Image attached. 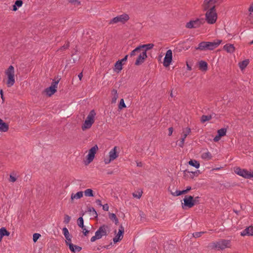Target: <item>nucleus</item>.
Wrapping results in <instances>:
<instances>
[{
    "label": "nucleus",
    "instance_id": "2eb2a0df",
    "mask_svg": "<svg viewBox=\"0 0 253 253\" xmlns=\"http://www.w3.org/2000/svg\"><path fill=\"white\" fill-rule=\"evenodd\" d=\"M191 130L189 128H186L183 130L181 134V138L180 139V141L178 143V146L180 147H183L185 139L187 136L190 133Z\"/></svg>",
    "mask_w": 253,
    "mask_h": 253
},
{
    "label": "nucleus",
    "instance_id": "0eeeda50",
    "mask_svg": "<svg viewBox=\"0 0 253 253\" xmlns=\"http://www.w3.org/2000/svg\"><path fill=\"white\" fill-rule=\"evenodd\" d=\"M217 19V14L215 9H209L207 10L205 14V21L209 24H214Z\"/></svg>",
    "mask_w": 253,
    "mask_h": 253
},
{
    "label": "nucleus",
    "instance_id": "37998d69",
    "mask_svg": "<svg viewBox=\"0 0 253 253\" xmlns=\"http://www.w3.org/2000/svg\"><path fill=\"white\" fill-rule=\"evenodd\" d=\"M71 220V217L67 214L64 215V222L66 224L68 223Z\"/></svg>",
    "mask_w": 253,
    "mask_h": 253
},
{
    "label": "nucleus",
    "instance_id": "69168bd1",
    "mask_svg": "<svg viewBox=\"0 0 253 253\" xmlns=\"http://www.w3.org/2000/svg\"><path fill=\"white\" fill-rule=\"evenodd\" d=\"M250 44H253V40L252 42H250Z\"/></svg>",
    "mask_w": 253,
    "mask_h": 253
},
{
    "label": "nucleus",
    "instance_id": "c756f323",
    "mask_svg": "<svg viewBox=\"0 0 253 253\" xmlns=\"http://www.w3.org/2000/svg\"><path fill=\"white\" fill-rule=\"evenodd\" d=\"M199 69L203 71H206L208 69V64L204 61H201L199 63Z\"/></svg>",
    "mask_w": 253,
    "mask_h": 253
},
{
    "label": "nucleus",
    "instance_id": "393cba45",
    "mask_svg": "<svg viewBox=\"0 0 253 253\" xmlns=\"http://www.w3.org/2000/svg\"><path fill=\"white\" fill-rule=\"evenodd\" d=\"M211 154L207 150H205L202 152L201 158L203 159L209 160L211 159Z\"/></svg>",
    "mask_w": 253,
    "mask_h": 253
},
{
    "label": "nucleus",
    "instance_id": "8fccbe9b",
    "mask_svg": "<svg viewBox=\"0 0 253 253\" xmlns=\"http://www.w3.org/2000/svg\"><path fill=\"white\" fill-rule=\"evenodd\" d=\"M112 160H111V159L109 157L108 159L106 158L104 159V162L106 164H109L111 161H112Z\"/></svg>",
    "mask_w": 253,
    "mask_h": 253
},
{
    "label": "nucleus",
    "instance_id": "052dcab7",
    "mask_svg": "<svg viewBox=\"0 0 253 253\" xmlns=\"http://www.w3.org/2000/svg\"><path fill=\"white\" fill-rule=\"evenodd\" d=\"M78 77L80 79V80H81L82 79V77H83V74L82 73H80L79 75H78Z\"/></svg>",
    "mask_w": 253,
    "mask_h": 253
},
{
    "label": "nucleus",
    "instance_id": "f8f14e48",
    "mask_svg": "<svg viewBox=\"0 0 253 253\" xmlns=\"http://www.w3.org/2000/svg\"><path fill=\"white\" fill-rule=\"evenodd\" d=\"M58 83L59 80H57L56 81H53L50 86L47 88L45 90L47 95L50 96L51 95L53 94L56 91Z\"/></svg>",
    "mask_w": 253,
    "mask_h": 253
},
{
    "label": "nucleus",
    "instance_id": "a19ab883",
    "mask_svg": "<svg viewBox=\"0 0 253 253\" xmlns=\"http://www.w3.org/2000/svg\"><path fill=\"white\" fill-rule=\"evenodd\" d=\"M16 179L17 177L15 174H11L10 175L9 179L10 182H14L15 181H16Z\"/></svg>",
    "mask_w": 253,
    "mask_h": 253
},
{
    "label": "nucleus",
    "instance_id": "423d86ee",
    "mask_svg": "<svg viewBox=\"0 0 253 253\" xmlns=\"http://www.w3.org/2000/svg\"><path fill=\"white\" fill-rule=\"evenodd\" d=\"M133 52V50L130 52V56L132 57L135 55L137 56L135 62V65L138 66L142 64L147 57V53H145V50L142 51V50L139 49V51L132 54Z\"/></svg>",
    "mask_w": 253,
    "mask_h": 253
},
{
    "label": "nucleus",
    "instance_id": "4468645a",
    "mask_svg": "<svg viewBox=\"0 0 253 253\" xmlns=\"http://www.w3.org/2000/svg\"><path fill=\"white\" fill-rule=\"evenodd\" d=\"M172 57V51L170 49L168 50L164 58L163 65L165 67H169L171 62Z\"/></svg>",
    "mask_w": 253,
    "mask_h": 253
},
{
    "label": "nucleus",
    "instance_id": "680f3d73",
    "mask_svg": "<svg viewBox=\"0 0 253 253\" xmlns=\"http://www.w3.org/2000/svg\"><path fill=\"white\" fill-rule=\"evenodd\" d=\"M192 173H194L195 175H198V174L200 173L199 170H197L196 171H195L194 172H192Z\"/></svg>",
    "mask_w": 253,
    "mask_h": 253
},
{
    "label": "nucleus",
    "instance_id": "5fc2aeb1",
    "mask_svg": "<svg viewBox=\"0 0 253 253\" xmlns=\"http://www.w3.org/2000/svg\"><path fill=\"white\" fill-rule=\"evenodd\" d=\"M199 202V197H196L195 198H194V206L195 204L198 203Z\"/></svg>",
    "mask_w": 253,
    "mask_h": 253
},
{
    "label": "nucleus",
    "instance_id": "20e7f679",
    "mask_svg": "<svg viewBox=\"0 0 253 253\" xmlns=\"http://www.w3.org/2000/svg\"><path fill=\"white\" fill-rule=\"evenodd\" d=\"M95 116L96 113L94 110H91L89 112L82 126V128L83 130L91 127L94 123Z\"/></svg>",
    "mask_w": 253,
    "mask_h": 253
},
{
    "label": "nucleus",
    "instance_id": "4c0bfd02",
    "mask_svg": "<svg viewBox=\"0 0 253 253\" xmlns=\"http://www.w3.org/2000/svg\"><path fill=\"white\" fill-rule=\"evenodd\" d=\"M211 115H208V116L203 115L201 117V122L202 123H204L206 121L210 120L211 119Z\"/></svg>",
    "mask_w": 253,
    "mask_h": 253
},
{
    "label": "nucleus",
    "instance_id": "e433bc0d",
    "mask_svg": "<svg viewBox=\"0 0 253 253\" xmlns=\"http://www.w3.org/2000/svg\"><path fill=\"white\" fill-rule=\"evenodd\" d=\"M77 224H78V225L82 228H83L84 227V219L82 217H80L78 218V220H77Z\"/></svg>",
    "mask_w": 253,
    "mask_h": 253
},
{
    "label": "nucleus",
    "instance_id": "6ab92c4d",
    "mask_svg": "<svg viewBox=\"0 0 253 253\" xmlns=\"http://www.w3.org/2000/svg\"><path fill=\"white\" fill-rule=\"evenodd\" d=\"M226 129L225 128H221L217 131V135L214 138V142L218 141L222 136L226 135Z\"/></svg>",
    "mask_w": 253,
    "mask_h": 253
},
{
    "label": "nucleus",
    "instance_id": "7c9ffc66",
    "mask_svg": "<svg viewBox=\"0 0 253 253\" xmlns=\"http://www.w3.org/2000/svg\"><path fill=\"white\" fill-rule=\"evenodd\" d=\"M249 12H250L249 15V20L251 22H253V2H252L248 9Z\"/></svg>",
    "mask_w": 253,
    "mask_h": 253
},
{
    "label": "nucleus",
    "instance_id": "f704fd0d",
    "mask_svg": "<svg viewBox=\"0 0 253 253\" xmlns=\"http://www.w3.org/2000/svg\"><path fill=\"white\" fill-rule=\"evenodd\" d=\"M112 95L113 96L112 99V103H115L118 98V95L117 93V91L116 89H113L112 91Z\"/></svg>",
    "mask_w": 253,
    "mask_h": 253
},
{
    "label": "nucleus",
    "instance_id": "4be33fe9",
    "mask_svg": "<svg viewBox=\"0 0 253 253\" xmlns=\"http://www.w3.org/2000/svg\"><path fill=\"white\" fill-rule=\"evenodd\" d=\"M191 189V187L189 186L186 190L182 191L176 190L175 192H172L170 190L171 194L174 196H178L182 194H186Z\"/></svg>",
    "mask_w": 253,
    "mask_h": 253
},
{
    "label": "nucleus",
    "instance_id": "2f4dec72",
    "mask_svg": "<svg viewBox=\"0 0 253 253\" xmlns=\"http://www.w3.org/2000/svg\"><path fill=\"white\" fill-rule=\"evenodd\" d=\"M249 63L248 59L244 60L239 63V67L241 70L244 69Z\"/></svg>",
    "mask_w": 253,
    "mask_h": 253
},
{
    "label": "nucleus",
    "instance_id": "a211bd4d",
    "mask_svg": "<svg viewBox=\"0 0 253 253\" xmlns=\"http://www.w3.org/2000/svg\"><path fill=\"white\" fill-rule=\"evenodd\" d=\"M124 232V228L122 226L120 227L118 232L115 237L113 239V241L114 243H117L120 241H121L123 237V233Z\"/></svg>",
    "mask_w": 253,
    "mask_h": 253
},
{
    "label": "nucleus",
    "instance_id": "603ef678",
    "mask_svg": "<svg viewBox=\"0 0 253 253\" xmlns=\"http://www.w3.org/2000/svg\"><path fill=\"white\" fill-rule=\"evenodd\" d=\"M127 57H128V55H126L125 56V57L124 58H123L122 59L120 60H118L119 61H121V63H123V62H125L126 61L127 59Z\"/></svg>",
    "mask_w": 253,
    "mask_h": 253
},
{
    "label": "nucleus",
    "instance_id": "bb28decb",
    "mask_svg": "<svg viewBox=\"0 0 253 253\" xmlns=\"http://www.w3.org/2000/svg\"><path fill=\"white\" fill-rule=\"evenodd\" d=\"M69 247L70 251L74 253L79 252L82 250L81 247L76 245H74L72 243L69 244Z\"/></svg>",
    "mask_w": 253,
    "mask_h": 253
},
{
    "label": "nucleus",
    "instance_id": "ddd939ff",
    "mask_svg": "<svg viewBox=\"0 0 253 253\" xmlns=\"http://www.w3.org/2000/svg\"><path fill=\"white\" fill-rule=\"evenodd\" d=\"M98 146L96 145L92 147L89 151L88 153L86 156L87 160L88 161V163H90L91 162L95 156V154H96L97 151L98 150Z\"/></svg>",
    "mask_w": 253,
    "mask_h": 253
},
{
    "label": "nucleus",
    "instance_id": "de8ad7c7",
    "mask_svg": "<svg viewBox=\"0 0 253 253\" xmlns=\"http://www.w3.org/2000/svg\"><path fill=\"white\" fill-rule=\"evenodd\" d=\"M103 210L105 211H108L109 210V206L108 204H105L104 205H102Z\"/></svg>",
    "mask_w": 253,
    "mask_h": 253
},
{
    "label": "nucleus",
    "instance_id": "c9c22d12",
    "mask_svg": "<svg viewBox=\"0 0 253 253\" xmlns=\"http://www.w3.org/2000/svg\"><path fill=\"white\" fill-rule=\"evenodd\" d=\"M109 218L112 221H114L116 224H118L119 223L118 219L117 218L116 215L114 213H110L109 215Z\"/></svg>",
    "mask_w": 253,
    "mask_h": 253
},
{
    "label": "nucleus",
    "instance_id": "6e6552de",
    "mask_svg": "<svg viewBox=\"0 0 253 253\" xmlns=\"http://www.w3.org/2000/svg\"><path fill=\"white\" fill-rule=\"evenodd\" d=\"M129 19V17L127 14H123L113 18L109 22V24H114L118 23H125Z\"/></svg>",
    "mask_w": 253,
    "mask_h": 253
},
{
    "label": "nucleus",
    "instance_id": "1a4fd4ad",
    "mask_svg": "<svg viewBox=\"0 0 253 253\" xmlns=\"http://www.w3.org/2000/svg\"><path fill=\"white\" fill-rule=\"evenodd\" d=\"M234 170L236 174L245 178L253 177V173L246 169L236 167L234 168Z\"/></svg>",
    "mask_w": 253,
    "mask_h": 253
},
{
    "label": "nucleus",
    "instance_id": "7ed1b4c3",
    "mask_svg": "<svg viewBox=\"0 0 253 253\" xmlns=\"http://www.w3.org/2000/svg\"><path fill=\"white\" fill-rule=\"evenodd\" d=\"M210 247L212 249H216L217 250H223L231 247V242L227 240H220L211 243L210 244Z\"/></svg>",
    "mask_w": 253,
    "mask_h": 253
},
{
    "label": "nucleus",
    "instance_id": "b1692460",
    "mask_svg": "<svg viewBox=\"0 0 253 253\" xmlns=\"http://www.w3.org/2000/svg\"><path fill=\"white\" fill-rule=\"evenodd\" d=\"M83 192L79 191L76 193H72L71 196V200L72 202H73L75 200L79 199L83 197Z\"/></svg>",
    "mask_w": 253,
    "mask_h": 253
},
{
    "label": "nucleus",
    "instance_id": "58836bf2",
    "mask_svg": "<svg viewBox=\"0 0 253 253\" xmlns=\"http://www.w3.org/2000/svg\"><path fill=\"white\" fill-rule=\"evenodd\" d=\"M142 194V191L141 190H138L134 192L132 195L134 197L139 199L141 197Z\"/></svg>",
    "mask_w": 253,
    "mask_h": 253
},
{
    "label": "nucleus",
    "instance_id": "9d476101",
    "mask_svg": "<svg viewBox=\"0 0 253 253\" xmlns=\"http://www.w3.org/2000/svg\"><path fill=\"white\" fill-rule=\"evenodd\" d=\"M205 23V19L203 18H197L194 20H191L187 23L186 27L189 29L196 28L199 27Z\"/></svg>",
    "mask_w": 253,
    "mask_h": 253
},
{
    "label": "nucleus",
    "instance_id": "ea45409f",
    "mask_svg": "<svg viewBox=\"0 0 253 253\" xmlns=\"http://www.w3.org/2000/svg\"><path fill=\"white\" fill-rule=\"evenodd\" d=\"M126 106L125 105L124 100L123 99H121L120 102V104L119 105V109H122L123 108H126Z\"/></svg>",
    "mask_w": 253,
    "mask_h": 253
},
{
    "label": "nucleus",
    "instance_id": "72a5a7b5",
    "mask_svg": "<svg viewBox=\"0 0 253 253\" xmlns=\"http://www.w3.org/2000/svg\"><path fill=\"white\" fill-rule=\"evenodd\" d=\"M84 193L85 196L86 197H93L94 194L93 191L91 189H87L83 192V194Z\"/></svg>",
    "mask_w": 253,
    "mask_h": 253
},
{
    "label": "nucleus",
    "instance_id": "774afa93",
    "mask_svg": "<svg viewBox=\"0 0 253 253\" xmlns=\"http://www.w3.org/2000/svg\"><path fill=\"white\" fill-rule=\"evenodd\" d=\"M93 211H94V212L95 213V214H96V211H95L94 209H93Z\"/></svg>",
    "mask_w": 253,
    "mask_h": 253
},
{
    "label": "nucleus",
    "instance_id": "c03bdc74",
    "mask_svg": "<svg viewBox=\"0 0 253 253\" xmlns=\"http://www.w3.org/2000/svg\"><path fill=\"white\" fill-rule=\"evenodd\" d=\"M204 233V232H195L193 234V235L195 238H198L201 236Z\"/></svg>",
    "mask_w": 253,
    "mask_h": 253
},
{
    "label": "nucleus",
    "instance_id": "39448f33",
    "mask_svg": "<svg viewBox=\"0 0 253 253\" xmlns=\"http://www.w3.org/2000/svg\"><path fill=\"white\" fill-rule=\"evenodd\" d=\"M109 232V227L107 225H103L100 226L96 231L95 235L90 239V241L93 242L97 239H101L103 236L107 235Z\"/></svg>",
    "mask_w": 253,
    "mask_h": 253
},
{
    "label": "nucleus",
    "instance_id": "aec40b11",
    "mask_svg": "<svg viewBox=\"0 0 253 253\" xmlns=\"http://www.w3.org/2000/svg\"><path fill=\"white\" fill-rule=\"evenodd\" d=\"M241 235L245 236H253V226H250L241 232Z\"/></svg>",
    "mask_w": 253,
    "mask_h": 253
},
{
    "label": "nucleus",
    "instance_id": "e2e57ef3",
    "mask_svg": "<svg viewBox=\"0 0 253 253\" xmlns=\"http://www.w3.org/2000/svg\"><path fill=\"white\" fill-rule=\"evenodd\" d=\"M0 94H1V98L3 99V94H2V90H0Z\"/></svg>",
    "mask_w": 253,
    "mask_h": 253
},
{
    "label": "nucleus",
    "instance_id": "f03ea898",
    "mask_svg": "<svg viewBox=\"0 0 253 253\" xmlns=\"http://www.w3.org/2000/svg\"><path fill=\"white\" fill-rule=\"evenodd\" d=\"M221 42L220 40H215L212 42H202L199 44L196 49L200 50H213L216 48Z\"/></svg>",
    "mask_w": 253,
    "mask_h": 253
},
{
    "label": "nucleus",
    "instance_id": "412c9836",
    "mask_svg": "<svg viewBox=\"0 0 253 253\" xmlns=\"http://www.w3.org/2000/svg\"><path fill=\"white\" fill-rule=\"evenodd\" d=\"M117 147L115 146L109 153V157L113 161L118 158Z\"/></svg>",
    "mask_w": 253,
    "mask_h": 253
},
{
    "label": "nucleus",
    "instance_id": "9b49d317",
    "mask_svg": "<svg viewBox=\"0 0 253 253\" xmlns=\"http://www.w3.org/2000/svg\"><path fill=\"white\" fill-rule=\"evenodd\" d=\"M218 0H205L203 6L205 10L215 9V3Z\"/></svg>",
    "mask_w": 253,
    "mask_h": 253
},
{
    "label": "nucleus",
    "instance_id": "c85d7f7f",
    "mask_svg": "<svg viewBox=\"0 0 253 253\" xmlns=\"http://www.w3.org/2000/svg\"><path fill=\"white\" fill-rule=\"evenodd\" d=\"M123 63L121 61H118L115 64L114 71L117 73H119L122 70Z\"/></svg>",
    "mask_w": 253,
    "mask_h": 253
},
{
    "label": "nucleus",
    "instance_id": "a878e982",
    "mask_svg": "<svg viewBox=\"0 0 253 253\" xmlns=\"http://www.w3.org/2000/svg\"><path fill=\"white\" fill-rule=\"evenodd\" d=\"M8 129V125L0 119V131L6 132Z\"/></svg>",
    "mask_w": 253,
    "mask_h": 253
},
{
    "label": "nucleus",
    "instance_id": "f3484780",
    "mask_svg": "<svg viewBox=\"0 0 253 253\" xmlns=\"http://www.w3.org/2000/svg\"><path fill=\"white\" fill-rule=\"evenodd\" d=\"M154 46V44L152 43L150 44H143L140 46H139L135 48L134 49H133V52L132 53V54L135 53V52L139 51V49L142 50V51L145 50V53H146L147 50L150 49L152 48Z\"/></svg>",
    "mask_w": 253,
    "mask_h": 253
},
{
    "label": "nucleus",
    "instance_id": "6e6d98bb",
    "mask_svg": "<svg viewBox=\"0 0 253 253\" xmlns=\"http://www.w3.org/2000/svg\"><path fill=\"white\" fill-rule=\"evenodd\" d=\"M96 204L99 206H102L101 201L100 200H96L95 201Z\"/></svg>",
    "mask_w": 253,
    "mask_h": 253
},
{
    "label": "nucleus",
    "instance_id": "49530a36",
    "mask_svg": "<svg viewBox=\"0 0 253 253\" xmlns=\"http://www.w3.org/2000/svg\"><path fill=\"white\" fill-rule=\"evenodd\" d=\"M4 236V234L2 228H1L0 229V242L1 241V240Z\"/></svg>",
    "mask_w": 253,
    "mask_h": 253
},
{
    "label": "nucleus",
    "instance_id": "473e14b6",
    "mask_svg": "<svg viewBox=\"0 0 253 253\" xmlns=\"http://www.w3.org/2000/svg\"><path fill=\"white\" fill-rule=\"evenodd\" d=\"M188 164L189 165L193 166L197 169L200 167V163L196 160H191L189 161Z\"/></svg>",
    "mask_w": 253,
    "mask_h": 253
},
{
    "label": "nucleus",
    "instance_id": "dca6fc26",
    "mask_svg": "<svg viewBox=\"0 0 253 253\" xmlns=\"http://www.w3.org/2000/svg\"><path fill=\"white\" fill-rule=\"evenodd\" d=\"M183 201L184 207L191 208L194 206V198L192 196H186Z\"/></svg>",
    "mask_w": 253,
    "mask_h": 253
},
{
    "label": "nucleus",
    "instance_id": "338daca9",
    "mask_svg": "<svg viewBox=\"0 0 253 253\" xmlns=\"http://www.w3.org/2000/svg\"><path fill=\"white\" fill-rule=\"evenodd\" d=\"M170 96H171V97H173V94L172 93V92H171V93H170Z\"/></svg>",
    "mask_w": 253,
    "mask_h": 253
},
{
    "label": "nucleus",
    "instance_id": "3c124183",
    "mask_svg": "<svg viewBox=\"0 0 253 253\" xmlns=\"http://www.w3.org/2000/svg\"><path fill=\"white\" fill-rule=\"evenodd\" d=\"M82 229H83V232L84 235L85 236H86L87 234L88 233L89 231L86 229V228L84 227V226Z\"/></svg>",
    "mask_w": 253,
    "mask_h": 253
},
{
    "label": "nucleus",
    "instance_id": "f257e3e1",
    "mask_svg": "<svg viewBox=\"0 0 253 253\" xmlns=\"http://www.w3.org/2000/svg\"><path fill=\"white\" fill-rule=\"evenodd\" d=\"M5 77L3 81L5 82L7 87H9L14 85L15 83L16 75L14 67L10 65L4 71Z\"/></svg>",
    "mask_w": 253,
    "mask_h": 253
},
{
    "label": "nucleus",
    "instance_id": "79ce46f5",
    "mask_svg": "<svg viewBox=\"0 0 253 253\" xmlns=\"http://www.w3.org/2000/svg\"><path fill=\"white\" fill-rule=\"evenodd\" d=\"M40 237H41V235L40 234H39V233H34L33 234V241L34 242H36Z\"/></svg>",
    "mask_w": 253,
    "mask_h": 253
},
{
    "label": "nucleus",
    "instance_id": "5701e85b",
    "mask_svg": "<svg viewBox=\"0 0 253 253\" xmlns=\"http://www.w3.org/2000/svg\"><path fill=\"white\" fill-rule=\"evenodd\" d=\"M63 234L66 239V243L67 245H69L70 243H71V238L70 237V234L67 228L64 227L62 229Z\"/></svg>",
    "mask_w": 253,
    "mask_h": 253
},
{
    "label": "nucleus",
    "instance_id": "864d4df0",
    "mask_svg": "<svg viewBox=\"0 0 253 253\" xmlns=\"http://www.w3.org/2000/svg\"><path fill=\"white\" fill-rule=\"evenodd\" d=\"M71 2L74 4L75 5H78L80 4V2L78 1L77 0H71Z\"/></svg>",
    "mask_w": 253,
    "mask_h": 253
},
{
    "label": "nucleus",
    "instance_id": "13d9d810",
    "mask_svg": "<svg viewBox=\"0 0 253 253\" xmlns=\"http://www.w3.org/2000/svg\"><path fill=\"white\" fill-rule=\"evenodd\" d=\"M136 165L137 167H142V164L141 162H136Z\"/></svg>",
    "mask_w": 253,
    "mask_h": 253
},
{
    "label": "nucleus",
    "instance_id": "09e8293b",
    "mask_svg": "<svg viewBox=\"0 0 253 253\" xmlns=\"http://www.w3.org/2000/svg\"><path fill=\"white\" fill-rule=\"evenodd\" d=\"M2 229L4 234V236H8L10 235V233L8 232L5 228L2 227Z\"/></svg>",
    "mask_w": 253,
    "mask_h": 253
},
{
    "label": "nucleus",
    "instance_id": "4d7b16f0",
    "mask_svg": "<svg viewBox=\"0 0 253 253\" xmlns=\"http://www.w3.org/2000/svg\"><path fill=\"white\" fill-rule=\"evenodd\" d=\"M173 132V129L172 127H169V135H171Z\"/></svg>",
    "mask_w": 253,
    "mask_h": 253
},
{
    "label": "nucleus",
    "instance_id": "a18cd8bd",
    "mask_svg": "<svg viewBox=\"0 0 253 253\" xmlns=\"http://www.w3.org/2000/svg\"><path fill=\"white\" fill-rule=\"evenodd\" d=\"M23 2L21 0H16L15 2V5L17 6V7H20L22 5Z\"/></svg>",
    "mask_w": 253,
    "mask_h": 253
},
{
    "label": "nucleus",
    "instance_id": "cd10ccee",
    "mask_svg": "<svg viewBox=\"0 0 253 253\" xmlns=\"http://www.w3.org/2000/svg\"><path fill=\"white\" fill-rule=\"evenodd\" d=\"M224 49H225L227 52L229 53H232L235 50V47L233 44H226L223 47Z\"/></svg>",
    "mask_w": 253,
    "mask_h": 253
},
{
    "label": "nucleus",
    "instance_id": "0e129e2a",
    "mask_svg": "<svg viewBox=\"0 0 253 253\" xmlns=\"http://www.w3.org/2000/svg\"><path fill=\"white\" fill-rule=\"evenodd\" d=\"M187 68L188 69L190 70L191 69V67L189 66L188 64H187Z\"/></svg>",
    "mask_w": 253,
    "mask_h": 253
},
{
    "label": "nucleus",
    "instance_id": "bf43d9fd",
    "mask_svg": "<svg viewBox=\"0 0 253 253\" xmlns=\"http://www.w3.org/2000/svg\"><path fill=\"white\" fill-rule=\"evenodd\" d=\"M12 10H13V11H16V10H17V6H16V5H15V4H14V5H13V8H12Z\"/></svg>",
    "mask_w": 253,
    "mask_h": 253
}]
</instances>
